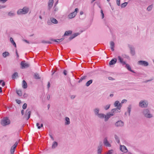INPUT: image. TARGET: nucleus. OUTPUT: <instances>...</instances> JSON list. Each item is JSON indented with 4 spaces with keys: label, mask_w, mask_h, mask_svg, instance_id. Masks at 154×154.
<instances>
[{
    "label": "nucleus",
    "mask_w": 154,
    "mask_h": 154,
    "mask_svg": "<svg viewBox=\"0 0 154 154\" xmlns=\"http://www.w3.org/2000/svg\"><path fill=\"white\" fill-rule=\"evenodd\" d=\"M143 114L146 118H150L153 117V115L150 113L149 110L147 109H144L143 111Z\"/></svg>",
    "instance_id": "f257e3e1"
},
{
    "label": "nucleus",
    "mask_w": 154,
    "mask_h": 154,
    "mask_svg": "<svg viewBox=\"0 0 154 154\" xmlns=\"http://www.w3.org/2000/svg\"><path fill=\"white\" fill-rule=\"evenodd\" d=\"M1 123L3 126H5L10 123V121L8 117H4L2 120Z\"/></svg>",
    "instance_id": "f03ea898"
},
{
    "label": "nucleus",
    "mask_w": 154,
    "mask_h": 154,
    "mask_svg": "<svg viewBox=\"0 0 154 154\" xmlns=\"http://www.w3.org/2000/svg\"><path fill=\"white\" fill-rule=\"evenodd\" d=\"M148 103L144 100H141L139 103V106L142 108L147 107L148 106Z\"/></svg>",
    "instance_id": "7ed1b4c3"
},
{
    "label": "nucleus",
    "mask_w": 154,
    "mask_h": 154,
    "mask_svg": "<svg viewBox=\"0 0 154 154\" xmlns=\"http://www.w3.org/2000/svg\"><path fill=\"white\" fill-rule=\"evenodd\" d=\"M21 66V69H25L29 67V64L26 63L25 60L22 61L20 63Z\"/></svg>",
    "instance_id": "20e7f679"
},
{
    "label": "nucleus",
    "mask_w": 154,
    "mask_h": 154,
    "mask_svg": "<svg viewBox=\"0 0 154 154\" xmlns=\"http://www.w3.org/2000/svg\"><path fill=\"white\" fill-rule=\"evenodd\" d=\"M79 11V9L78 8H76L75 9V11L72 13H71L68 15V17L69 19H72L74 17L76 14L77 12Z\"/></svg>",
    "instance_id": "39448f33"
},
{
    "label": "nucleus",
    "mask_w": 154,
    "mask_h": 154,
    "mask_svg": "<svg viewBox=\"0 0 154 154\" xmlns=\"http://www.w3.org/2000/svg\"><path fill=\"white\" fill-rule=\"evenodd\" d=\"M137 63L139 65L144 66H147L149 65V63L143 60H139Z\"/></svg>",
    "instance_id": "423d86ee"
},
{
    "label": "nucleus",
    "mask_w": 154,
    "mask_h": 154,
    "mask_svg": "<svg viewBox=\"0 0 154 154\" xmlns=\"http://www.w3.org/2000/svg\"><path fill=\"white\" fill-rule=\"evenodd\" d=\"M114 115V114H112L111 112H109L107 113L106 115L105 116V121H107L112 116Z\"/></svg>",
    "instance_id": "0eeeda50"
},
{
    "label": "nucleus",
    "mask_w": 154,
    "mask_h": 154,
    "mask_svg": "<svg viewBox=\"0 0 154 154\" xmlns=\"http://www.w3.org/2000/svg\"><path fill=\"white\" fill-rule=\"evenodd\" d=\"M128 47L130 50V53L132 56H134L135 54V51L134 47L130 45H128Z\"/></svg>",
    "instance_id": "6e6552de"
},
{
    "label": "nucleus",
    "mask_w": 154,
    "mask_h": 154,
    "mask_svg": "<svg viewBox=\"0 0 154 154\" xmlns=\"http://www.w3.org/2000/svg\"><path fill=\"white\" fill-rule=\"evenodd\" d=\"M114 105L115 107L118 108L119 110H120L122 105L121 103H119V101L117 100L114 103Z\"/></svg>",
    "instance_id": "1a4fd4ad"
},
{
    "label": "nucleus",
    "mask_w": 154,
    "mask_h": 154,
    "mask_svg": "<svg viewBox=\"0 0 154 154\" xmlns=\"http://www.w3.org/2000/svg\"><path fill=\"white\" fill-rule=\"evenodd\" d=\"M103 143L104 145L106 146L110 147L111 144L109 143L107 140V137H105L103 140Z\"/></svg>",
    "instance_id": "9d476101"
},
{
    "label": "nucleus",
    "mask_w": 154,
    "mask_h": 154,
    "mask_svg": "<svg viewBox=\"0 0 154 154\" xmlns=\"http://www.w3.org/2000/svg\"><path fill=\"white\" fill-rule=\"evenodd\" d=\"M115 125L116 127H122L124 125V122L121 120L118 121L116 123Z\"/></svg>",
    "instance_id": "9b49d317"
},
{
    "label": "nucleus",
    "mask_w": 154,
    "mask_h": 154,
    "mask_svg": "<svg viewBox=\"0 0 154 154\" xmlns=\"http://www.w3.org/2000/svg\"><path fill=\"white\" fill-rule=\"evenodd\" d=\"M102 150V143H101L99 144V145L97 148V154H101Z\"/></svg>",
    "instance_id": "f8f14e48"
},
{
    "label": "nucleus",
    "mask_w": 154,
    "mask_h": 154,
    "mask_svg": "<svg viewBox=\"0 0 154 154\" xmlns=\"http://www.w3.org/2000/svg\"><path fill=\"white\" fill-rule=\"evenodd\" d=\"M120 150L123 152H128V150L125 146L120 145Z\"/></svg>",
    "instance_id": "ddd939ff"
},
{
    "label": "nucleus",
    "mask_w": 154,
    "mask_h": 154,
    "mask_svg": "<svg viewBox=\"0 0 154 154\" xmlns=\"http://www.w3.org/2000/svg\"><path fill=\"white\" fill-rule=\"evenodd\" d=\"M29 8L26 7H25L23 8V9H22V11L24 14H27L29 11Z\"/></svg>",
    "instance_id": "4468645a"
},
{
    "label": "nucleus",
    "mask_w": 154,
    "mask_h": 154,
    "mask_svg": "<svg viewBox=\"0 0 154 154\" xmlns=\"http://www.w3.org/2000/svg\"><path fill=\"white\" fill-rule=\"evenodd\" d=\"M79 33H75L73 34L71 36H70L68 39L69 41H70L76 36L79 35Z\"/></svg>",
    "instance_id": "2eb2a0df"
},
{
    "label": "nucleus",
    "mask_w": 154,
    "mask_h": 154,
    "mask_svg": "<svg viewBox=\"0 0 154 154\" xmlns=\"http://www.w3.org/2000/svg\"><path fill=\"white\" fill-rule=\"evenodd\" d=\"M54 3V0H49L48 2V9L50 10L52 7Z\"/></svg>",
    "instance_id": "dca6fc26"
},
{
    "label": "nucleus",
    "mask_w": 154,
    "mask_h": 154,
    "mask_svg": "<svg viewBox=\"0 0 154 154\" xmlns=\"http://www.w3.org/2000/svg\"><path fill=\"white\" fill-rule=\"evenodd\" d=\"M117 62V59L116 58H113L109 62V64L110 65H113L115 64Z\"/></svg>",
    "instance_id": "f3484780"
},
{
    "label": "nucleus",
    "mask_w": 154,
    "mask_h": 154,
    "mask_svg": "<svg viewBox=\"0 0 154 154\" xmlns=\"http://www.w3.org/2000/svg\"><path fill=\"white\" fill-rule=\"evenodd\" d=\"M119 110L118 108L113 109L111 110V112L112 114H114V115L115 113L117 112H120V111H119Z\"/></svg>",
    "instance_id": "a211bd4d"
},
{
    "label": "nucleus",
    "mask_w": 154,
    "mask_h": 154,
    "mask_svg": "<svg viewBox=\"0 0 154 154\" xmlns=\"http://www.w3.org/2000/svg\"><path fill=\"white\" fill-rule=\"evenodd\" d=\"M118 59L119 61V62L122 64L123 65H124L126 64V63L123 61V59L120 56L118 57Z\"/></svg>",
    "instance_id": "6ab92c4d"
},
{
    "label": "nucleus",
    "mask_w": 154,
    "mask_h": 154,
    "mask_svg": "<svg viewBox=\"0 0 154 154\" xmlns=\"http://www.w3.org/2000/svg\"><path fill=\"white\" fill-rule=\"evenodd\" d=\"M125 67L127 68V69L129 71H130L133 72V73H135V72L133 70H132L131 69V67H130V66L128 64H126H126H125Z\"/></svg>",
    "instance_id": "aec40b11"
},
{
    "label": "nucleus",
    "mask_w": 154,
    "mask_h": 154,
    "mask_svg": "<svg viewBox=\"0 0 154 154\" xmlns=\"http://www.w3.org/2000/svg\"><path fill=\"white\" fill-rule=\"evenodd\" d=\"M64 39V38H62L60 39H51V40L55 42H59L63 40Z\"/></svg>",
    "instance_id": "412c9836"
},
{
    "label": "nucleus",
    "mask_w": 154,
    "mask_h": 154,
    "mask_svg": "<svg viewBox=\"0 0 154 154\" xmlns=\"http://www.w3.org/2000/svg\"><path fill=\"white\" fill-rule=\"evenodd\" d=\"M111 48L112 51H113L114 50L115 44L113 42L111 41L110 42Z\"/></svg>",
    "instance_id": "4be33fe9"
},
{
    "label": "nucleus",
    "mask_w": 154,
    "mask_h": 154,
    "mask_svg": "<svg viewBox=\"0 0 154 154\" xmlns=\"http://www.w3.org/2000/svg\"><path fill=\"white\" fill-rule=\"evenodd\" d=\"M22 87L24 88H26L27 87V84L24 80L23 81Z\"/></svg>",
    "instance_id": "5701e85b"
},
{
    "label": "nucleus",
    "mask_w": 154,
    "mask_h": 154,
    "mask_svg": "<svg viewBox=\"0 0 154 154\" xmlns=\"http://www.w3.org/2000/svg\"><path fill=\"white\" fill-rule=\"evenodd\" d=\"M65 124L66 125H68L70 124L69 119L68 117H66L65 118Z\"/></svg>",
    "instance_id": "b1692460"
},
{
    "label": "nucleus",
    "mask_w": 154,
    "mask_h": 154,
    "mask_svg": "<svg viewBox=\"0 0 154 154\" xmlns=\"http://www.w3.org/2000/svg\"><path fill=\"white\" fill-rule=\"evenodd\" d=\"M72 33V31L69 30V31H66L65 32L64 35V36L69 35H70Z\"/></svg>",
    "instance_id": "393cba45"
},
{
    "label": "nucleus",
    "mask_w": 154,
    "mask_h": 154,
    "mask_svg": "<svg viewBox=\"0 0 154 154\" xmlns=\"http://www.w3.org/2000/svg\"><path fill=\"white\" fill-rule=\"evenodd\" d=\"M97 116L100 118L103 119L105 118V115L104 114L99 113L97 115Z\"/></svg>",
    "instance_id": "a878e982"
},
{
    "label": "nucleus",
    "mask_w": 154,
    "mask_h": 154,
    "mask_svg": "<svg viewBox=\"0 0 154 154\" xmlns=\"http://www.w3.org/2000/svg\"><path fill=\"white\" fill-rule=\"evenodd\" d=\"M9 55H10L9 53L8 52H7V51L5 52L4 53H3L2 54L3 56L4 57H6L7 56H9Z\"/></svg>",
    "instance_id": "bb28decb"
},
{
    "label": "nucleus",
    "mask_w": 154,
    "mask_h": 154,
    "mask_svg": "<svg viewBox=\"0 0 154 154\" xmlns=\"http://www.w3.org/2000/svg\"><path fill=\"white\" fill-rule=\"evenodd\" d=\"M26 112H27V115L28 116L27 119L28 120L30 117L31 112L30 111H29V109H27L26 111Z\"/></svg>",
    "instance_id": "cd10ccee"
},
{
    "label": "nucleus",
    "mask_w": 154,
    "mask_h": 154,
    "mask_svg": "<svg viewBox=\"0 0 154 154\" xmlns=\"http://www.w3.org/2000/svg\"><path fill=\"white\" fill-rule=\"evenodd\" d=\"M34 77L36 79H39L41 78L38 73H35L34 74Z\"/></svg>",
    "instance_id": "c85d7f7f"
},
{
    "label": "nucleus",
    "mask_w": 154,
    "mask_h": 154,
    "mask_svg": "<svg viewBox=\"0 0 154 154\" xmlns=\"http://www.w3.org/2000/svg\"><path fill=\"white\" fill-rule=\"evenodd\" d=\"M131 105H129L128 106V107L127 108V109H128L127 111L128 113L129 116L130 115V112L131 111Z\"/></svg>",
    "instance_id": "c756f323"
},
{
    "label": "nucleus",
    "mask_w": 154,
    "mask_h": 154,
    "mask_svg": "<svg viewBox=\"0 0 154 154\" xmlns=\"http://www.w3.org/2000/svg\"><path fill=\"white\" fill-rule=\"evenodd\" d=\"M10 40L12 44L15 47H16V45L15 42L14 41L13 38L11 37L10 38Z\"/></svg>",
    "instance_id": "7c9ffc66"
},
{
    "label": "nucleus",
    "mask_w": 154,
    "mask_h": 154,
    "mask_svg": "<svg viewBox=\"0 0 154 154\" xmlns=\"http://www.w3.org/2000/svg\"><path fill=\"white\" fill-rule=\"evenodd\" d=\"M93 82V81L92 79L88 81L86 83L85 85L87 86H88L90 85Z\"/></svg>",
    "instance_id": "2f4dec72"
},
{
    "label": "nucleus",
    "mask_w": 154,
    "mask_h": 154,
    "mask_svg": "<svg viewBox=\"0 0 154 154\" xmlns=\"http://www.w3.org/2000/svg\"><path fill=\"white\" fill-rule=\"evenodd\" d=\"M51 19V21L52 23L55 24H57L58 23L57 20L54 18H52Z\"/></svg>",
    "instance_id": "473e14b6"
},
{
    "label": "nucleus",
    "mask_w": 154,
    "mask_h": 154,
    "mask_svg": "<svg viewBox=\"0 0 154 154\" xmlns=\"http://www.w3.org/2000/svg\"><path fill=\"white\" fill-rule=\"evenodd\" d=\"M57 144H58L57 142L56 141L54 142L52 145V148H55L57 146Z\"/></svg>",
    "instance_id": "72a5a7b5"
},
{
    "label": "nucleus",
    "mask_w": 154,
    "mask_h": 154,
    "mask_svg": "<svg viewBox=\"0 0 154 154\" xmlns=\"http://www.w3.org/2000/svg\"><path fill=\"white\" fill-rule=\"evenodd\" d=\"M115 138L116 140V141L118 144H120V140L118 136L116 135H115Z\"/></svg>",
    "instance_id": "f704fd0d"
},
{
    "label": "nucleus",
    "mask_w": 154,
    "mask_h": 154,
    "mask_svg": "<svg viewBox=\"0 0 154 154\" xmlns=\"http://www.w3.org/2000/svg\"><path fill=\"white\" fill-rule=\"evenodd\" d=\"M94 112L95 115H97L99 114V110L98 108H96L94 110Z\"/></svg>",
    "instance_id": "c9c22d12"
},
{
    "label": "nucleus",
    "mask_w": 154,
    "mask_h": 154,
    "mask_svg": "<svg viewBox=\"0 0 154 154\" xmlns=\"http://www.w3.org/2000/svg\"><path fill=\"white\" fill-rule=\"evenodd\" d=\"M18 73L17 72H14L12 75V78L13 79H14L16 78V77L17 76Z\"/></svg>",
    "instance_id": "e433bc0d"
},
{
    "label": "nucleus",
    "mask_w": 154,
    "mask_h": 154,
    "mask_svg": "<svg viewBox=\"0 0 154 154\" xmlns=\"http://www.w3.org/2000/svg\"><path fill=\"white\" fill-rule=\"evenodd\" d=\"M16 93L19 96H20L22 95V92L20 90H17Z\"/></svg>",
    "instance_id": "4c0bfd02"
},
{
    "label": "nucleus",
    "mask_w": 154,
    "mask_h": 154,
    "mask_svg": "<svg viewBox=\"0 0 154 154\" xmlns=\"http://www.w3.org/2000/svg\"><path fill=\"white\" fill-rule=\"evenodd\" d=\"M17 13L18 15L23 14L22 12V9H19L17 12Z\"/></svg>",
    "instance_id": "58836bf2"
},
{
    "label": "nucleus",
    "mask_w": 154,
    "mask_h": 154,
    "mask_svg": "<svg viewBox=\"0 0 154 154\" xmlns=\"http://www.w3.org/2000/svg\"><path fill=\"white\" fill-rule=\"evenodd\" d=\"M152 7H153L152 5H150L148 7L147 9L148 11H150L152 10Z\"/></svg>",
    "instance_id": "ea45409f"
},
{
    "label": "nucleus",
    "mask_w": 154,
    "mask_h": 154,
    "mask_svg": "<svg viewBox=\"0 0 154 154\" xmlns=\"http://www.w3.org/2000/svg\"><path fill=\"white\" fill-rule=\"evenodd\" d=\"M128 4V3L126 2H124L123 4H122L121 5V7L122 8H124Z\"/></svg>",
    "instance_id": "a19ab883"
},
{
    "label": "nucleus",
    "mask_w": 154,
    "mask_h": 154,
    "mask_svg": "<svg viewBox=\"0 0 154 154\" xmlns=\"http://www.w3.org/2000/svg\"><path fill=\"white\" fill-rule=\"evenodd\" d=\"M15 149V148H14L12 147H11V154H13Z\"/></svg>",
    "instance_id": "79ce46f5"
},
{
    "label": "nucleus",
    "mask_w": 154,
    "mask_h": 154,
    "mask_svg": "<svg viewBox=\"0 0 154 154\" xmlns=\"http://www.w3.org/2000/svg\"><path fill=\"white\" fill-rule=\"evenodd\" d=\"M110 106V105H107L104 106V108L105 109L107 110L109 109Z\"/></svg>",
    "instance_id": "37998d69"
},
{
    "label": "nucleus",
    "mask_w": 154,
    "mask_h": 154,
    "mask_svg": "<svg viewBox=\"0 0 154 154\" xmlns=\"http://www.w3.org/2000/svg\"><path fill=\"white\" fill-rule=\"evenodd\" d=\"M27 106V105L26 103H24L23 106V109H26Z\"/></svg>",
    "instance_id": "c03bdc74"
},
{
    "label": "nucleus",
    "mask_w": 154,
    "mask_h": 154,
    "mask_svg": "<svg viewBox=\"0 0 154 154\" xmlns=\"http://www.w3.org/2000/svg\"><path fill=\"white\" fill-rule=\"evenodd\" d=\"M42 43H48V44H51L52 43L49 41H42Z\"/></svg>",
    "instance_id": "a18cd8bd"
},
{
    "label": "nucleus",
    "mask_w": 154,
    "mask_h": 154,
    "mask_svg": "<svg viewBox=\"0 0 154 154\" xmlns=\"http://www.w3.org/2000/svg\"><path fill=\"white\" fill-rule=\"evenodd\" d=\"M116 3L118 5L120 6V0H116Z\"/></svg>",
    "instance_id": "49530a36"
},
{
    "label": "nucleus",
    "mask_w": 154,
    "mask_h": 154,
    "mask_svg": "<svg viewBox=\"0 0 154 154\" xmlns=\"http://www.w3.org/2000/svg\"><path fill=\"white\" fill-rule=\"evenodd\" d=\"M8 14L10 16H14V14L11 13V12H9Z\"/></svg>",
    "instance_id": "de8ad7c7"
},
{
    "label": "nucleus",
    "mask_w": 154,
    "mask_h": 154,
    "mask_svg": "<svg viewBox=\"0 0 154 154\" xmlns=\"http://www.w3.org/2000/svg\"><path fill=\"white\" fill-rule=\"evenodd\" d=\"M101 14L102 16V18H103L104 17V14L103 13V11L102 10H101Z\"/></svg>",
    "instance_id": "09e8293b"
},
{
    "label": "nucleus",
    "mask_w": 154,
    "mask_h": 154,
    "mask_svg": "<svg viewBox=\"0 0 154 154\" xmlns=\"http://www.w3.org/2000/svg\"><path fill=\"white\" fill-rule=\"evenodd\" d=\"M112 150H109L106 154H112Z\"/></svg>",
    "instance_id": "8fccbe9b"
},
{
    "label": "nucleus",
    "mask_w": 154,
    "mask_h": 154,
    "mask_svg": "<svg viewBox=\"0 0 154 154\" xmlns=\"http://www.w3.org/2000/svg\"><path fill=\"white\" fill-rule=\"evenodd\" d=\"M127 101V100L126 99H123L121 103H126Z\"/></svg>",
    "instance_id": "3c124183"
},
{
    "label": "nucleus",
    "mask_w": 154,
    "mask_h": 154,
    "mask_svg": "<svg viewBox=\"0 0 154 154\" xmlns=\"http://www.w3.org/2000/svg\"><path fill=\"white\" fill-rule=\"evenodd\" d=\"M16 102L18 104H20L21 103V101L20 100H16Z\"/></svg>",
    "instance_id": "603ef678"
},
{
    "label": "nucleus",
    "mask_w": 154,
    "mask_h": 154,
    "mask_svg": "<svg viewBox=\"0 0 154 154\" xmlns=\"http://www.w3.org/2000/svg\"><path fill=\"white\" fill-rule=\"evenodd\" d=\"M63 74L65 75H67V71L66 70H64L63 71Z\"/></svg>",
    "instance_id": "864d4df0"
},
{
    "label": "nucleus",
    "mask_w": 154,
    "mask_h": 154,
    "mask_svg": "<svg viewBox=\"0 0 154 154\" xmlns=\"http://www.w3.org/2000/svg\"><path fill=\"white\" fill-rule=\"evenodd\" d=\"M36 126L38 127V129H39L40 128V124H39L38 123H36Z\"/></svg>",
    "instance_id": "5fc2aeb1"
},
{
    "label": "nucleus",
    "mask_w": 154,
    "mask_h": 154,
    "mask_svg": "<svg viewBox=\"0 0 154 154\" xmlns=\"http://www.w3.org/2000/svg\"><path fill=\"white\" fill-rule=\"evenodd\" d=\"M87 76H83L81 77V78L82 79V80H84L86 79Z\"/></svg>",
    "instance_id": "6e6d98bb"
},
{
    "label": "nucleus",
    "mask_w": 154,
    "mask_h": 154,
    "mask_svg": "<svg viewBox=\"0 0 154 154\" xmlns=\"http://www.w3.org/2000/svg\"><path fill=\"white\" fill-rule=\"evenodd\" d=\"M8 0H0V2H2V3H4L6 2Z\"/></svg>",
    "instance_id": "4d7b16f0"
},
{
    "label": "nucleus",
    "mask_w": 154,
    "mask_h": 154,
    "mask_svg": "<svg viewBox=\"0 0 154 154\" xmlns=\"http://www.w3.org/2000/svg\"><path fill=\"white\" fill-rule=\"evenodd\" d=\"M50 95L48 94V95L47 96V99L48 100H49V99H50Z\"/></svg>",
    "instance_id": "13d9d810"
},
{
    "label": "nucleus",
    "mask_w": 154,
    "mask_h": 154,
    "mask_svg": "<svg viewBox=\"0 0 154 154\" xmlns=\"http://www.w3.org/2000/svg\"><path fill=\"white\" fill-rule=\"evenodd\" d=\"M50 82H49L48 83V85H47V87H48V89L50 87Z\"/></svg>",
    "instance_id": "bf43d9fd"
},
{
    "label": "nucleus",
    "mask_w": 154,
    "mask_h": 154,
    "mask_svg": "<svg viewBox=\"0 0 154 154\" xmlns=\"http://www.w3.org/2000/svg\"><path fill=\"white\" fill-rule=\"evenodd\" d=\"M152 79L147 80H146V81H145L144 82L145 83H146V82H148L150 81H152Z\"/></svg>",
    "instance_id": "052dcab7"
},
{
    "label": "nucleus",
    "mask_w": 154,
    "mask_h": 154,
    "mask_svg": "<svg viewBox=\"0 0 154 154\" xmlns=\"http://www.w3.org/2000/svg\"><path fill=\"white\" fill-rule=\"evenodd\" d=\"M21 113L22 115L24 114V111L22 109L21 110Z\"/></svg>",
    "instance_id": "680f3d73"
},
{
    "label": "nucleus",
    "mask_w": 154,
    "mask_h": 154,
    "mask_svg": "<svg viewBox=\"0 0 154 154\" xmlns=\"http://www.w3.org/2000/svg\"><path fill=\"white\" fill-rule=\"evenodd\" d=\"M5 7V6H4L3 5H0V9H1L2 8H4Z\"/></svg>",
    "instance_id": "e2e57ef3"
},
{
    "label": "nucleus",
    "mask_w": 154,
    "mask_h": 154,
    "mask_svg": "<svg viewBox=\"0 0 154 154\" xmlns=\"http://www.w3.org/2000/svg\"><path fill=\"white\" fill-rule=\"evenodd\" d=\"M108 79H109L110 80H112L113 79V78H112V77H108Z\"/></svg>",
    "instance_id": "0e129e2a"
},
{
    "label": "nucleus",
    "mask_w": 154,
    "mask_h": 154,
    "mask_svg": "<svg viewBox=\"0 0 154 154\" xmlns=\"http://www.w3.org/2000/svg\"><path fill=\"white\" fill-rule=\"evenodd\" d=\"M2 86L3 87H4V86H5V82H2Z\"/></svg>",
    "instance_id": "69168bd1"
},
{
    "label": "nucleus",
    "mask_w": 154,
    "mask_h": 154,
    "mask_svg": "<svg viewBox=\"0 0 154 154\" xmlns=\"http://www.w3.org/2000/svg\"><path fill=\"white\" fill-rule=\"evenodd\" d=\"M50 137H51V138L53 140H54V137H53L51 135H50Z\"/></svg>",
    "instance_id": "338daca9"
},
{
    "label": "nucleus",
    "mask_w": 154,
    "mask_h": 154,
    "mask_svg": "<svg viewBox=\"0 0 154 154\" xmlns=\"http://www.w3.org/2000/svg\"><path fill=\"white\" fill-rule=\"evenodd\" d=\"M83 12L82 11H81L80 12V15H82L83 14Z\"/></svg>",
    "instance_id": "774afa93"
}]
</instances>
